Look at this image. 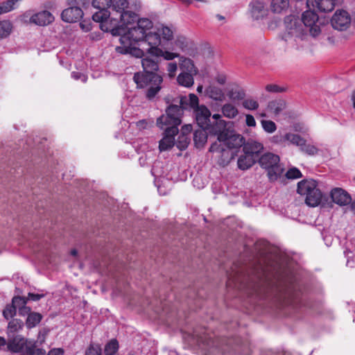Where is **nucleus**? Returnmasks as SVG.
Returning <instances> with one entry per match:
<instances>
[{
  "mask_svg": "<svg viewBox=\"0 0 355 355\" xmlns=\"http://www.w3.org/2000/svg\"><path fill=\"white\" fill-rule=\"evenodd\" d=\"M112 5V0H93L92 6L98 9V11H109L107 10Z\"/></svg>",
  "mask_w": 355,
  "mask_h": 355,
  "instance_id": "nucleus-38",
  "label": "nucleus"
},
{
  "mask_svg": "<svg viewBox=\"0 0 355 355\" xmlns=\"http://www.w3.org/2000/svg\"><path fill=\"white\" fill-rule=\"evenodd\" d=\"M43 297H44V295L34 294V293H29L28 297L27 299H28V300H31L32 301H38Z\"/></svg>",
  "mask_w": 355,
  "mask_h": 355,
  "instance_id": "nucleus-54",
  "label": "nucleus"
},
{
  "mask_svg": "<svg viewBox=\"0 0 355 355\" xmlns=\"http://www.w3.org/2000/svg\"><path fill=\"white\" fill-rule=\"evenodd\" d=\"M26 340L20 336H14L8 343V348L13 352H21L26 346Z\"/></svg>",
  "mask_w": 355,
  "mask_h": 355,
  "instance_id": "nucleus-21",
  "label": "nucleus"
},
{
  "mask_svg": "<svg viewBox=\"0 0 355 355\" xmlns=\"http://www.w3.org/2000/svg\"><path fill=\"white\" fill-rule=\"evenodd\" d=\"M175 44L177 47H178L182 51H184V48L187 46V45L185 44V39L184 38H178L175 41Z\"/></svg>",
  "mask_w": 355,
  "mask_h": 355,
  "instance_id": "nucleus-52",
  "label": "nucleus"
},
{
  "mask_svg": "<svg viewBox=\"0 0 355 355\" xmlns=\"http://www.w3.org/2000/svg\"><path fill=\"white\" fill-rule=\"evenodd\" d=\"M64 350L62 348H53L49 352L48 355H63Z\"/></svg>",
  "mask_w": 355,
  "mask_h": 355,
  "instance_id": "nucleus-53",
  "label": "nucleus"
},
{
  "mask_svg": "<svg viewBox=\"0 0 355 355\" xmlns=\"http://www.w3.org/2000/svg\"><path fill=\"white\" fill-rule=\"evenodd\" d=\"M85 355H102L101 347L98 345H91L86 351Z\"/></svg>",
  "mask_w": 355,
  "mask_h": 355,
  "instance_id": "nucleus-46",
  "label": "nucleus"
},
{
  "mask_svg": "<svg viewBox=\"0 0 355 355\" xmlns=\"http://www.w3.org/2000/svg\"><path fill=\"white\" fill-rule=\"evenodd\" d=\"M352 101L353 103V107L355 108V91L352 94Z\"/></svg>",
  "mask_w": 355,
  "mask_h": 355,
  "instance_id": "nucleus-61",
  "label": "nucleus"
},
{
  "mask_svg": "<svg viewBox=\"0 0 355 355\" xmlns=\"http://www.w3.org/2000/svg\"><path fill=\"white\" fill-rule=\"evenodd\" d=\"M286 176L288 179H297L302 177V173L298 168L293 167L286 172Z\"/></svg>",
  "mask_w": 355,
  "mask_h": 355,
  "instance_id": "nucleus-44",
  "label": "nucleus"
},
{
  "mask_svg": "<svg viewBox=\"0 0 355 355\" xmlns=\"http://www.w3.org/2000/svg\"><path fill=\"white\" fill-rule=\"evenodd\" d=\"M306 6L308 8H317L320 12H331L335 6L334 0H307Z\"/></svg>",
  "mask_w": 355,
  "mask_h": 355,
  "instance_id": "nucleus-17",
  "label": "nucleus"
},
{
  "mask_svg": "<svg viewBox=\"0 0 355 355\" xmlns=\"http://www.w3.org/2000/svg\"><path fill=\"white\" fill-rule=\"evenodd\" d=\"M71 77L75 80H80L83 83H86L87 80V76L84 73L77 71H73L71 73Z\"/></svg>",
  "mask_w": 355,
  "mask_h": 355,
  "instance_id": "nucleus-50",
  "label": "nucleus"
},
{
  "mask_svg": "<svg viewBox=\"0 0 355 355\" xmlns=\"http://www.w3.org/2000/svg\"><path fill=\"white\" fill-rule=\"evenodd\" d=\"M171 50H172V51H168L169 53H175V54L178 55V56L175 57V58H179V61H180L179 65H180V69L182 71L181 72L187 71V72H189L193 74H198V69L195 66L194 62L191 59L186 58L184 56H182L180 55V53L174 52L173 51L175 50L174 48H172Z\"/></svg>",
  "mask_w": 355,
  "mask_h": 355,
  "instance_id": "nucleus-15",
  "label": "nucleus"
},
{
  "mask_svg": "<svg viewBox=\"0 0 355 355\" xmlns=\"http://www.w3.org/2000/svg\"><path fill=\"white\" fill-rule=\"evenodd\" d=\"M206 94L214 101H223L225 99L223 89L214 85H210L206 89Z\"/></svg>",
  "mask_w": 355,
  "mask_h": 355,
  "instance_id": "nucleus-26",
  "label": "nucleus"
},
{
  "mask_svg": "<svg viewBox=\"0 0 355 355\" xmlns=\"http://www.w3.org/2000/svg\"><path fill=\"white\" fill-rule=\"evenodd\" d=\"M196 75L187 71L181 72L177 77V82L180 86L190 88L194 85V76Z\"/></svg>",
  "mask_w": 355,
  "mask_h": 355,
  "instance_id": "nucleus-23",
  "label": "nucleus"
},
{
  "mask_svg": "<svg viewBox=\"0 0 355 355\" xmlns=\"http://www.w3.org/2000/svg\"><path fill=\"white\" fill-rule=\"evenodd\" d=\"M6 344V339L0 336V347L5 346Z\"/></svg>",
  "mask_w": 355,
  "mask_h": 355,
  "instance_id": "nucleus-60",
  "label": "nucleus"
},
{
  "mask_svg": "<svg viewBox=\"0 0 355 355\" xmlns=\"http://www.w3.org/2000/svg\"><path fill=\"white\" fill-rule=\"evenodd\" d=\"M261 124L263 130L267 133L272 134L277 130V125L272 121L261 120Z\"/></svg>",
  "mask_w": 355,
  "mask_h": 355,
  "instance_id": "nucleus-40",
  "label": "nucleus"
},
{
  "mask_svg": "<svg viewBox=\"0 0 355 355\" xmlns=\"http://www.w3.org/2000/svg\"><path fill=\"white\" fill-rule=\"evenodd\" d=\"M12 302L14 304H17V306L19 311V314L21 316H28V314H31L33 311H31V309L29 306H26L28 303V299L25 297L21 296H15L12 298Z\"/></svg>",
  "mask_w": 355,
  "mask_h": 355,
  "instance_id": "nucleus-20",
  "label": "nucleus"
},
{
  "mask_svg": "<svg viewBox=\"0 0 355 355\" xmlns=\"http://www.w3.org/2000/svg\"><path fill=\"white\" fill-rule=\"evenodd\" d=\"M12 24L9 20L0 21V39L8 37L12 31Z\"/></svg>",
  "mask_w": 355,
  "mask_h": 355,
  "instance_id": "nucleus-34",
  "label": "nucleus"
},
{
  "mask_svg": "<svg viewBox=\"0 0 355 355\" xmlns=\"http://www.w3.org/2000/svg\"><path fill=\"white\" fill-rule=\"evenodd\" d=\"M227 122L225 121H215L213 125H210L207 128L209 133L216 135L218 140L220 141L226 138L229 131L227 128Z\"/></svg>",
  "mask_w": 355,
  "mask_h": 355,
  "instance_id": "nucleus-16",
  "label": "nucleus"
},
{
  "mask_svg": "<svg viewBox=\"0 0 355 355\" xmlns=\"http://www.w3.org/2000/svg\"><path fill=\"white\" fill-rule=\"evenodd\" d=\"M24 326V322L18 318H12L8 324V336L15 335V333L19 331Z\"/></svg>",
  "mask_w": 355,
  "mask_h": 355,
  "instance_id": "nucleus-29",
  "label": "nucleus"
},
{
  "mask_svg": "<svg viewBox=\"0 0 355 355\" xmlns=\"http://www.w3.org/2000/svg\"><path fill=\"white\" fill-rule=\"evenodd\" d=\"M222 112L223 114L228 119H234L239 114L237 108L230 103H226L223 105Z\"/></svg>",
  "mask_w": 355,
  "mask_h": 355,
  "instance_id": "nucleus-32",
  "label": "nucleus"
},
{
  "mask_svg": "<svg viewBox=\"0 0 355 355\" xmlns=\"http://www.w3.org/2000/svg\"><path fill=\"white\" fill-rule=\"evenodd\" d=\"M220 141L229 148H238L243 146L245 139L243 136L237 134H230L226 135L225 139H222Z\"/></svg>",
  "mask_w": 355,
  "mask_h": 355,
  "instance_id": "nucleus-19",
  "label": "nucleus"
},
{
  "mask_svg": "<svg viewBox=\"0 0 355 355\" xmlns=\"http://www.w3.org/2000/svg\"><path fill=\"white\" fill-rule=\"evenodd\" d=\"M117 16L121 19L122 27L125 29L128 24H130L137 20V15L132 11L125 10L121 13H117Z\"/></svg>",
  "mask_w": 355,
  "mask_h": 355,
  "instance_id": "nucleus-25",
  "label": "nucleus"
},
{
  "mask_svg": "<svg viewBox=\"0 0 355 355\" xmlns=\"http://www.w3.org/2000/svg\"><path fill=\"white\" fill-rule=\"evenodd\" d=\"M284 139L290 141L293 145L299 146L300 148H301V146L304 144V141H305L299 135L293 133L286 134L284 136Z\"/></svg>",
  "mask_w": 355,
  "mask_h": 355,
  "instance_id": "nucleus-37",
  "label": "nucleus"
},
{
  "mask_svg": "<svg viewBox=\"0 0 355 355\" xmlns=\"http://www.w3.org/2000/svg\"><path fill=\"white\" fill-rule=\"evenodd\" d=\"M256 161L257 159L252 157V155H248L243 153V155H240L238 159V167L243 171L247 170L252 167Z\"/></svg>",
  "mask_w": 355,
  "mask_h": 355,
  "instance_id": "nucleus-24",
  "label": "nucleus"
},
{
  "mask_svg": "<svg viewBox=\"0 0 355 355\" xmlns=\"http://www.w3.org/2000/svg\"><path fill=\"white\" fill-rule=\"evenodd\" d=\"M302 20L304 28L296 19L290 17L285 19L286 31L282 39L291 46L295 49L303 47L304 42L308 38L307 31L313 37L318 36L321 29L318 24V16L312 10H306L302 13Z\"/></svg>",
  "mask_w": 355,
  "mask_h": 355,
  "instance_id": "nucleus-2",
  "label": "nucleus"
},
{
  "mask_svg": "<svg viewBox=\"0 0 355 355\" xmlns=\"http://www.w3.org/2000/svg\"><path fill=\"white\" fill-rule=\"evenodd\" d=\"M128 0H112V12L121 13L124 12L128 6Z\"/></svg>",
  "mask_w": 355,
  "mask_h": 355,
  "instance_id": "nucleus-33",
  "label": "nucleus"
},
{
  "mask_svg": "<svg viewBox=\"0 0 355 355\" xmlns=\"http://www.w3.org/2000/svg\"><path fill=\"white\" fill-rule=\"evenodd\" d=\"M207 128L196 130L193 133V141L198 147H202L207 141Z\"/></svg>",
  "mask_w": 355,
  "mask_h": 355,
  "instance_id": "nucleus-28",
  "label": "nucleus"
},
{
  "mask_svg": "<svg viewBox=\"0 0 355 355\" xmlns=\"http://www.w3.org/2000/svg\"><path fill=\"white\" fill-rule=\"evenodd\" d=\"M212 118H213V119L215 120V121H224L223 119H222V116L219 114H214L212 116Z\"/></svg>",
  "mask_w": 355,
  "mask_h": 355,
  "instance_id": "nucleus-57",
  "label": "nucleus"
},
{
  "mask_svg": "<svg viewBox=\"0 0 355 355\" xmlns=\"http://www.w3.org/2000/svg\"><path fill=\"white\" fill-rule=\"evenodd\" d=\"M141 65L144 72L135 73L133 79L137 87L146 88V97L148 100H153L161 89L162 77L156 73L159 69V64L155 58L148 56L141 60Z\"/></svg>",
  "mask_w": 355,
  "mask_h": 355,
  "instance_id": "nucleus-3",
  "label": "nucleus"
},
{
  "mask_svg": "<svg viewBox=\"0 0 355 355\" xmlns=\"http://www.w3.org/2000/svg\"><path fill=\"white\" fill-rule=\"evenodd\" d=\"M132 42H129L128 43L121 44V46L116 48V51L121 54H130L137 58H144L145 53L147 54L146 51L144 49V48H147V45L144 46L143 42H141L142 49H140L132 46Z\"/></svg>",
  "mask_w": 355,
  "mask_h": 355,
  "instance_id": "nucleus-10",
  "label": "nucleus"
},
{
  "mask_svg": "<svg viewBox=\"0 0 355 355\" xmlns=\"http://www.w3.org/2000/svg\"><path fill=\"white\" fill-rule=\"evenodd\" d=\"M177 69H178V64L176 62H169L167 64V71L168 73V76L170 78H173L175 76Z\"/></svg>",
  "mask_w": 355,
  "mask_h": 355,
  "instance_id": "nucleus-48",
  "label": "nucleus"
},
{
  "mask_svg": "<svg viewBox=\"0 0 355 355\" xmlns=\"http://www.w3.org/2000/svg\"><path fill=\"white\" fill-rule=\"evenodd\" d=\"M300 150L309 155H315L318 153V148L314 145L306 144V141H304V144L301 146Z\"/></svg>",
  "mask_w": 355,
  "mask_h": 355,
  "instance_id": "nucleus-42",
  "label": "nucleus"
},
{
  "mask_svg": "<svg viewBox=\"0 0 355 355\" xmlns=\"http://www.w3.org/2000/svg\"><path fill=\"white\" fill-rule=\"evenodd\" d=\"M202 89H203V87L202 85H198V87H197V92L198 93H201L202 92Z\"/></svg>",
  "mask_w": 355,
  "mask_h": 355,
  "instance_id": "nucleus-63",
  "label": "nucleus"
},
{
  "mask_svg": "<svg viewBox=\"0 0 355 355\" xmlns=\"http://www.w3.org/2000/svg\"><path fill=\"white\" fill-rule=\"evenodd\" d=\"M192 130V125H184L182 127V133L181 135H187L189 133H190Z\"/></svg>",
  "mask_w": 355,
  "mask_h": 355,
  "instance_id": "nucleus-55",
  "label": "nucleus"
},
{
  "mask_svg": "<svg viewBox=\"0 0 355 355\" xmlns=\"http://www.w3.org/2000/svg\"><path fill=\"white\" fill-rule=\"evenodd\" d=\"M83 12L80 7L71 6L64 9L61 13L62 19L67 23H74L80 19Z\"/></svg>",
  "mask_w": 355,
  "mask_h": 355,
  "instance_id": "nucleus-14",
  "label": "nucleus"
},
{
  "mask_svg": "<svg viewBox=\"0 0 355 355\" xmlns=\"http://www.w3.org/2000/svg\"><path fill=\"white\" fill-rule=\"evenodd\" d=\"M190 142V139L188 135H180L178 136V140L175 143L176 146L180 150L186 149Z\"/></svg>",
  "mask_w": 355,
  "mask_h": 355,
  "instance_id": "nucleus-39",
  "label": "nucleus"
},
{
  "mask_svg": "<svg viewBox=\"0 0 355 355\" xmlns=\"http://www.w3.org/2000/svg\"><path fill=\"white\" fill-rule=\"evenodd\" d=\"M330 197L334 203L340 207L352 205V203L350 194L342 188L336 187L332 189L330 192Z\"/></svg>",
  "mask_w": 355,
  "mask_h": 355,
  "instance_id": "nucleus-11",
  "label": "nucleus"
},
{
  "mask_svg": "<svg viewBox=\"0 0 355 355\" xmlns=\"http://www.w3.org/2000/svg\"><path fill=\"white\" fill-rule=\"evenodd\" d=\"M262 276L263 275L257 270H253L251 274H247L243 268L239 269L236 267L228 275L227 286L239 290H246L249 295H260L264 284Z\"/></svg>",
  "mask_w": 355,
  "mask_h": 355,
  "instance_id": "nucleus-5",
  "label": "nucleus"
},
{
  "mask_svg": "<svg viewBox=\"0 0 355 355\" xmlns=\"http://www.w3.org/2000/svg\"><path fill=\"white\" fill-rule=\"evenodd\" d=\"M119 343L116 339L111 340L105 347V355H118Z\"/></svg>",
  "mask_w": 355,
  "mask_h": 355,
  "instance_id": "nucleus-36",
  "label": "nucleus"
},
{
  "mask_svg": "<svg viewBox=\"0 0 355 355\" xmlns=\"http://www.w3.org/2000/svg\"><path fill=\"white\" fill-rule=\"evenodd\" d=\"M94 21L100 23V28L104 32H110L114 36L122 35L124 28L121 19L116 13L110 11H98L92 15Z\"/></svg>",
  "mask_w": 355,
  "mask_h": 355,
  "instance_id": "nucleus-6",
  "label": "nucleus"
},
{
  "mask_svg": "<svg viewBox=\"0 0 355 355\" xmlns=\"http://www.w3.org/2000/svg\"><path fill=\"white\" fill-rule=\"evenodd\" d=\"M245 124L248 127L254 128L256 126V121L254 119V117L252 114H248L245 115Z\"/></svg>",
  "mask_w": 355,
  "mask_h": 355,
  "instance_id": "nucleus-51",
  "label": "nucleus"
},
{
  "mask_svg": "<svg viewBox=\"0 0 355 355\" xmlns=\"http://www.w3.org/2000/svg\"><path fill=\"white\" fill-rule=\"evenodd\" d=\"M217 82L220 85H223L225 83V78L224 76L218 77L217 78Z\"/></svg>",
  "mask_w": 355,
  "mask_h": 355,
  "instance_id": "nucleus-59",
  "label": "nucleus"
},
{
  "mask_svg": "<svg viewBox=\"0 0 355 355\" xmlns=\"http://www.w3.org/2000/svg\"><path fill=\"white\" fill-rule=\"evenodd\" d=\"M80 26L81 28H82L84 31H85V32H87V31H89L90 30V27H89V25L85 26V25H84L83 23H80Z\"/></svg>",
  "mask_w": 355,
  "mask_h": 355,
  "instance_id": "nucleus-58",
  "label": "nucleus"
},
{
  "mask_svg": "<svg viewBox=\"0 0 355 355\" xmlns=\"http://www.w3.org/2000/svg\"><path fill=\"white\" fill-rule=\"evenodd\" d=\"M17 304H14L12 302L8 304L2 312L3 318L7 320L12 319L17 314Z\"/></svg>",
  "mask_w": 355,
  "mask_h": 355,
  "instance_id": "nucleus-35",
  "label": "nucleus"
},
{
  "mask_svg": "<svg viewBox=\"0 0 355 355\" xmlns=\"http://www.w3.org/2000/svg\"><path fill=\"white\" fill-rule=\"evenodd\" d=\"M297 193L306 196L305 202L310 207L318 206L322 198V193L318 187L317 182L312 179L298 182Z\"/></svg>",
  "mask_w": 355,
  "mask_h": 355,
  "instance_id": "nucleus-7",
  "label": "nucleus"
},
{
  "mask_svg": "<svg viewBox=\"0 0 355 355\" xmlns=\"http://www.w3.org/2000/svg\"><path fill=\"white\" fill-rule=\"evenodd\" d=\"M266 90L272 93H280L285 91L283 87H279L277 85H268L266 87Z\"/></svg>",
  "mask_w": 355,
  "mask_h": 355,
  "instance_id": "nucleus-49",
  "label": "nucleus"
},
{
  "mask_svg": "<svg viewBox=\"0 0 355 355\" xmlns=\"http://www.w3.org/2000/svg\"><path fill=\"white\" fill-rule=\"evenodd\" d=\"M288 0H272L270 6L272 12L280 13L286 10L288 7Z\"/></svg>",
  "mask_w": 355,
  "mask_h": 355,
  "instance_id": "nucleus-31",
  "label": "nucleus"
},
{
  "mask_svg": "<svg viewBox=\"0 0 355 355\" xmlns=\"http://www.w3.org/2000/svg\"><path fill=\"white\" fill-rule=\"evenodd\" d=\"M260 166L268 171V175L271 181L277 179L284 172V168L279 164V157L273 153L263 154L259 159Z\"/></svg>",
  "mask_w": 355,
  "mask_h": 355,
  "instance_id": "nucleus-8",
  "label": "nucleus"
},
{
  "mask_svg": "<svg viewBox=\"0 0 355 355\" xmlns=\"http://www.w3.org/2000/svg\"><path fill=\"white\" fill-rule=\"evenodd\" d=\"M227 95L232 101H239L244 98L245 92L242 89H232L229 91Z\"/></svg>",
  "mask_w": 355,
  "mask_h": 355,
  "instance_id": "nucleus-43",
  "label": "nucleus"
},
{
  "mask_svg": "<svg viewBox=\"0 0 355 355\" xmlns=\"http://www.w3.org/2000/svg\"><path fill=\"white\" fill-rule=\"evenodd\" d=\"M242 105L245 109L253 111L258 109L259 103L254 98H248L243 100Z\"/></svg>",
  "mask_w": 355,
  "mask_h": 355,
  "instance_id": "nucleus-41",
  "label": "nucleus"
},
{
  "mask_svg": "<svg viewBox=\"0 0 355 355\" xmlns=\"http://www.w3.org/2000/svg\"><path fill=\"white\" fill-rule=\"evenodd\" d=\"M199 99L198 97L194 94H190L189 95V104L191 108L193 109V110L196 109V107H200V105H198Z\"/></svg>",
  "mask_w": 355,
  "mask_h": 355,
  "instance_id": "nucleus-47",
  "label": "nucleus"
},
{
  "mask_svg": "<svg viewBox=\"0 0 355 355\" xmlns=\"http://www.w3.org/2000/svg\"><path fill=\"white\" fill-rule=\"evenodd\" d=\"M263 148V146L261 143L254 140H249L246 143L244 142L243 151V153L252 155V157L257 159Z\"/></svg>",
  "mask_w": 355,
  "mask_h": 355,
  "instance_id": "nucleus-18",
  "label": "nucleus"
},
{
  "mask_svg": "<svg viewBox=\"0 0 355 355\" xmlns=\"http://www.w3.org/2000/svg\"><path fill=\"white\" fill-rule=\"evenodd\" d=\"M182 112L180 106L171 105L166 110L165 114L157 119V125L164 130L163 138L159 144L160 151L168 150L175 145V136L178 133Z\"/></svg>",
  "mask_w": 355,
  "mask_h": 355,
  "instance_id": "nucleus-4",
  "label": "nucleus"
},
{
  "mask_svg": "<svg viewBox=\"0 0 355 355\" xmlns=\"http://www.w3.org/2000/svg\"><path fill=\"white\" fill-rule=\"evenodd\" d=\"M24 355H45V353L42 350L31 346L26 347Z\"/></svg>",
  "mask_w": 355,
  "mask_h": 355,
  "instance_id": "nucleus-45",
  "label": "nucleus"
},
{
  "mask_svg": "<svg viewBox=\"0 0 355 355\" xmlns=\"http://www.w3.org/2000/svg\"><path fill=\"white\" fill-rule=\"evenodd\" d=\"M196 121L201 128H207L209 126L211 112L204 105L196 107L193 110Z\"/></svg>",
  "mask_w": 355,
  "mask_h": 355,
  "instance_id": "nucleus-13",
  "label": "nucleus"
},
{
  "mask_svg": "<svg viewBox=\"0 0 355 355\" xmlns=\"http://www.w3.org/2000/svg\"><path fill=\"white\" fill-rule=\"evenodd\" d=\"M351 210L355 214V200L352 202L350 206Z\"/></svg>",
  "mask_w": 355,
  "mask_h": 355,
  "instance_id": "nucleus-62",
  "label": "nucleus"
},
{
  "mask_svg": "<svg viewBox=\"0 0 355 355\" xmlns=\"http://www.w3.org/2000/svg\"><path fill=\"white\" fill-rule=\"evenodd\" d=\"M272 140L275 142H279L281 141V139H279L278 136H274Z\"/></svg>",
  "mask_w": 355,
  "mask_h": 355,
  "instance_id": "nucleus-64",
  "label": "nucleus"
},
{
  "mask_svg": "<svg viewBox=\"0 0 355 355\" xmlns=\"http://www.w3.org/2000/svg\"><path fill=\"white\" fill-rule=\"evenodd\" d=\"M22 20L25 23L33 24L37 26H45L54 21L53 15L47 10H43L31 15V11L25 12L22 16Z\"/></svg>",
  "mask_w": 355,
  "mask_h": 355,
  "instance_id": "nucleus-9",
  "label": "nucleus"
},
{
  "mask_svg": "<svg viewBox=\"0 0 355 355\" xmlns=\"http://www.w3.org/2000/svg\"><path fill=\"white\" fill-rule=\"evenodd\" d=\"M350 16L345 10H337L331 19L333 28L340 31L345 29L350 24Z\"/></svg>",
  "mask_w": 355,
  "mask_h": 355,
  "instance_id": "nucleus-12",
  "label": "nucleus"
},
{
  "mask_svg": "<svg viewBox=\"0 0 355 355\" xmlns=\"http://www.w3.org/2000/svg\"><path fill=\"white\" fill-rule=\"evenodd\" d=\"M219 150H223V148H220V146L216 143L213 144L209 148L210 152H216Z\"/></svg>",
  "mask_w": 355,
  "mask_h": 355,
  "instance_id": "nucleus-56",
  "label": "nucleus"
},
{
  "mask_svg": "<svg viewBox=\"0 0 355 355\" xmlns=\"http://www.w3.org/2000/svg\"><path fill=\"white\" fill-rule=\"evenodd\" d=\"M42 315L37 312H32L31 314H28V316L26 318L25 324L27 329H33L35 327L41 320H42Z\"/></svg>",
  "mask_w": 355,
  "mask_h": 355,
  "instance_id": "nucleus-30",
  "label": "nucleus"
},
{
  "mask_svg": "<svg viewBox=\"0 0 355 355\" xmlns=\"http://www.w3.org/2000/svg\"><path fill=\"white\" fill-rule=\"evenodd\" d=\"M286 108V103L283 100H275L269 102L268 110L275 116H278Z\"/></svg>",
  "mask_w": 355,
  "mask_h": 355,
  "instance_id": "nucleus-27",
  "label": "nucleus"
},
{
  "mask_svg": "<svg viewBox=\"0 0 355 355\" xmlns=\"http://www.w3.org/2000/svg\"><path fill=\"white\" fill-rule=\"evenodd\" d=\"M173 39V32L168 26L160 25L153 28V21L148 18L137 20V26L130 28L120 37L121 44L129 42H143L147 45L144 48L148 55L155 58H163L166 60H173L178 55L169 53L166 46Z\"/></svg>",
  "mask_w": 355,
  "mask_h": 355,
  "instance_id": "nucleus-1",
  "label": "nucleus"
},
{
  "mask_svg": "<svg viewBox=\"0 0 355 355\" xmlns=\"http://www.w3.org/2000/svg\"><path fill=\"white\" fill-rule=\"evenodd\" d=\"M250 13L252 17L258 20L266 15V10L264 9L263 3L259 1H254L250 4Z\"/></svg>",
  "mask_w": 355,
  "mask_h": 355,
  "instance_id": "nucleus-22",
  "label": "nucleus"
}]
</instances>
